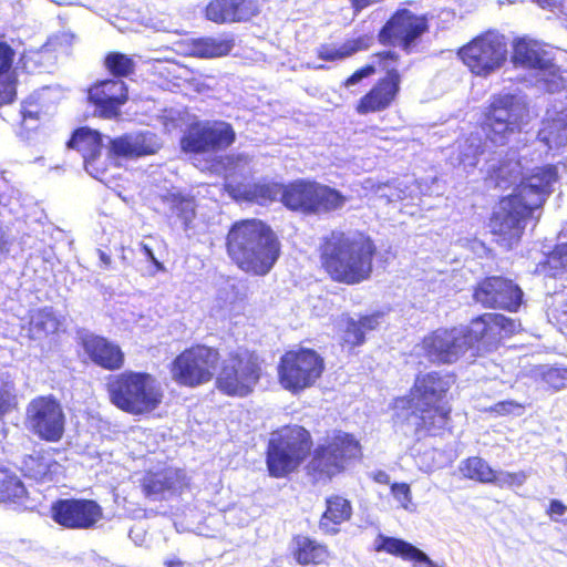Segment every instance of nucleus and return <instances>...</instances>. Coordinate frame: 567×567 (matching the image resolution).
Returning a JSON list of instances; mask_svg holds the SVG:
<instances>
[{
	"instance_id": "f257e3e1",
	"label": "nucleus",
	"mask_w": 567,
	"mask_h": 567,
	"mask_svg": "<svg viewBox=\"0 0 567 567\" xmlns=\"http://www.w3.org/2000/svg\"><path fill=\"white\" fill-rule=\"evenodd\" d=\"M313 445L309 430L299 424H286L274 430L265 456L270 477L284 478L296 472L309 456L305 470L313 484L329 483L363 458L360 440L350 432L334 430Z\"/></svg>"
},
{
	"instance_id": "f03ea898",
	"label": "nucleus",
	"mask_w": 567,
	"mask_h": 567,
	"mask_svg": "<svg viewBox=\"0 0 567 567\" xmlns=\"http://www.w3.org/2000/svg\"><path fill=\"white\" fill-rule=\"evenodd\" d=\"M557 177L554 165L535 167L520 178L511 194L498 199L487 224L498 247L507 251L514 249L522 243L528 221L534 219V226L538 224L540 214L535 216V213L544 207Z\"/></svg>"
},
{
	"instance_id": "7ed1b4c3",
	"label": "nucleus",
	"mask_w": 567,
	"mask_h": 567,
	"mask_svg": "<svg viewBox=\"0 0 567 567\" xmlns=\"http://www.w3.org/2000/svg\"><path fill=\"white\" fill-rule=\"evenodd\" d=\"M453 373L432 370L415 374L409 392L392 400L393 421L412 425L415 434L441 436L452 430L453 409L447 402Z\"/></svg>"
},
{
	"instance_id": "20e7f679",
	"label": "nucleus",
	"mask_w": 567,
	"mask_h": 567,
	"mask_svg": "<svg viewBox=\"0 0 567 567\" xmlns=\"http://www.w3.org/2000/svg\"><path fill=\"white\" fill-rule=\"evenodd\" d=\"M317 254L320 269L332 282L355 286L372 277L379 248L363 230L332 229L320 238Z\"/></svg>"
},
{
	"instance_id": "39448f33",
	"label": "nucleus",
	"mask_w": 567,
	"mask_h": 567,
	"mask_svg": "<svg viewBox=\"0 0 567 567\" xmlns=\"http://www.w3.org/2000/svg\"><path fill=\"white\" fill-rule=\"evenodd\" d=\"M226 252L241 271L266 276L281 255V243L272 228L258 218L234 221L227 231Z\"/></svg>"
},
{
	"instance_id": "423d86ee",
	"label": "nucleus",
	"mask_w": 567,
	"mask_h": 567,
	"mask_svg": "<svg viewBox=\"0 0 567 567\" xmlns=\"http://www.w3.org/2000/svg\"><path fill=\"white\" fill-rule=\"evenodd\" d=\"M105 386L110 402L134 416L154 412L164 399L156 378L146 371H122L112 375Z\"/></svg>"
},
{
	"instance_id": "0eeeda50",
	"label": "nucleus",
	"mask_w": 567,
	"mask_h": 567,
	"mask_svg": "<svg viewBox=\"0 0 567 567\" xmlns=\"http://www.w3.org/2000/svg\"><path fill=\"white\" fill-rule=\"evenodd\" d=\"M265 359L254 349L238 347L227 353L215 374V388L230 398L249 396L264 377Z\"/></svg>"
},
{
	"instance_id": "6e6552de",
	"label": "nucleus",
	"mask_w": 567,
	"mask_h": 567,
	"mask_svg": "<svg viewBox=\"0 0 567 567\" xmlns=\"http://www.w3.org/2000/svg\"><path fill=\"white\" fill-rule=\"evenodd\" d=\"M347 197L338 189L309 179H296L281 186V203L305 215L328 214L341 209Z\"/></svg>"
},
{
	"instance_id": "1a4fd4ad",
	"label": "nucleus",
	"mask_w": 567,
	"mask_h": 567,
	"mask_svg": "<svg viewBox=\"0 0 567 567\" xmlns=\"http://www.w3.org/2000/svg\"><path fill=\"white\" fill-rule=\"evenodd\" d=\"M324 371V358L315 349L303 347L285 351L277 365L279 384L292 394L315 386Z\"/></svg>"
},
{
	"instance_id": "9d476101",
	"label": "nucleus",
	"mask_w": 567,
	"mask_h": 567,
	"mask_svg": "<svg viewBox=\"0 0 567 567\" xmlns=\"http://www.w3.org/2000/svg\"><path fill=\"white\" fill-rule=\"evenodd\" d=\"M219 361L220 352L217 348L193 343L171 361L168 371L178 386L195 389L215 378Z\"/></svg>"
},
{
	"instance_id": "9b49d317",
	"label": "nucleus",
	"mask_w": 567,
	"mask_h": 567,
	"mask_svg": "<svg viewBox=\"0 0 567 567\" xmlns=\"http://www.w3.org/2000/svg\"><path fill=\"white\" fill-rule=\"evenodd\" d=\"M527 111V105L515 94H495L485 107L481 128L492 143L505 145L512 135L522 132Z\"/></svg>"
},
{
	"instance_id": "f8f14e48",
	"label": "nucleus",
	"mask_w": 567,
	"mask_h": 567,
	"mask_svg": "<svg viewBox=\"0 0 567 567\" xmlns=\"http://www.w3.org/2000/svg\"><path fill=\"white\" fill-rule=\"evenodd\" d=\"M235 141L236 132L230 123L195 121L184 131L179 147L186 154H212L227 150Z\"/></svg>"
},
{
	"instance_id": "ddd939ff",
	"label": "nucleus",
	"mask_w": 567,
	"mask_h": 567,
	"mask_svg": "<svg viewBox=\"0 0 567 567\" xmlns=\"http://www.w3.org/2000/svg\"><path fill=\"white\" fill-rule=\"evenodd\" d=\"M457 55L473 74L487 76L505 63L507 44L504 37L487 31L461 47Z\"/></svg>"
},
{
	"instance_id": "4468645a",
	"label": "nucleus",
	"mask_w": 567,
	"mask_h": 567,
	"mask_svg": "<svg viewBox=\"0 0 567 567\" xmlns=\"http://www.w3.org/2000/svg\"><path fill=\"white\" fill-rule=\"evenodd\" d=\"M25 426L39 440L59 442L65 432V413L53 394L33 398L25 410Z\"/></svg>"
},
{
	"instance_id": "2eb2a0df",
	"label": "nucleus",
	"mask_w": 567,
	"mask_h": 567,
	"mask_svg": "<svg viewBox=\"0 0 567 567\" xmlns=\"http://www.w3.org/2000/svg\"><path fill=\"white\" fill-rule=\"evenodd\" d=\"M430 24L426 14H415L411 10L396 9L378 32V41L382 45L399 44L410 52L416 41L426 32Z\"/></svg>"
},
{
	"instance_id": "dca6fc26",
	"label": "nucleus",
	"mask_w": 567,
	"mask_h": 567,
	"mask_svg": "<svg viewBox=\"0 0 567 567\" xmlns=\"http://www.w3.org/2000/svg\"><path fill=\"white\" fill-rule=\"evenodd\" d=\"M462 330L468 350L475 346H482L485 351H492L503 339L515 334L519 330V324L504 315L485 312L473 318Z\"/></svg>"
},
{
	"instance_id": "f3484780",
	"label": "nucleus",
	"mask_w": 567,
	"mask_h": 567,
	"mask_svg": "<svg viewBox=\"0 0 567 567\" xmlns=\"http://www.w3.org/2000/svg\"><path fill=\"white\" fill-rule=\"evenodd\" d=\"M423 355L433 364H453L468 351L462 328L440 327L421 339Z\"/></svg>"
},
{
	"instance_id": "a211bd4d",
	"label": "nucleus",
	"mask_w": 567,
	"mask_h": 567,
	"mask_svg": "<svg viewBox=\"0 0 567 567\" xmlns=\"http://www.w3.org/2000/svg\"><path fill=\"white\" fill-rule=\"evenodd\" d=\"M50 517L66 529H91L102 519L103 508L90 498H59L50 506Z\"/></svg>"
},
{
	"instance_id": "6ab92c4d",
	"label": "nucleus",
	"mask_w": 567,
	"mask_h": 567,
	"mask_svg": "<svg viewBox=\"0 0 567 567\" xmlns=\"http://www.w3.org/2000/svg\"><path fill=\"white\" fill-rule=\"evenodd\" d=\"M473 298L485 308L517 311L523 300L522 289L503 276H486L473 290Z\"/></svg>"
},
{
	"instance_id": "aec40b11",
	"label": "nucleus",
	"mask_w": 567,
	"mask_h": 567,
	"mask_svg": "<svg viewBox=\"0 0 567 567\" xmlns=\"http://www.w3.org/2000/svg\"><path fill=\"white\" fill-rule=\"evenodd\" d=\"M402 75L395 68L386 70L354 104L358 115L384 112L392 107L401 92Z\"/></svg>"
},
{
	"instance_id": "412c9836",
	"label": "nucleus",
	"mask_w": 567,
	"mask_h": 567,
	"mask_svg": "<svg viewBox=\"0 0 567 567\" xmlns=\"http://www.w3.org/2000/svg\"><path fill=\"white\" fill-rule=\"evenodd\" d=\"M54 447L34 449L21 457L18 470L22 477L35 485L53 484L63 473L62 464L55 458Z\"/></svg>"
},
{
	"instance_id": "4be33fe9",
	"label": "nucleus",
	"mask_w": 567,
	"mask_h": 567,
	"mask_svg": "<svg viewBox=\"0 0 567 567\" xmlns=\"http://www.w3.org/2000/svg\"><path fill=\"white\" fill-rule=\"evenodd\" d=\"M127 100V85L121 80H101L87 89V101L102 118H117Z\"/></svg>"
},
{
	"instance_id": "5701e85b",
	"label": "nucleus",
	"mask_w": 567,
	"mask_h": 567,
	"mask_svg": "<svg viewBox=\"0 0 567 567\" xmlns=\"http://www.w3.org/2000/svg\"><path fill=\"white\" fill-rule=\"evenodd\" d=\"M260 12L258 0H209L204 17L216 24H233L250 22Z\"/></svg>"
},
{
	"instance_id": "b1692460",
	"label": "nucleus",
	"mask_w": 567,
	"mask_h": 567,
	"mask_svg": "<svg viewBox=\"0 0 567 567\" xmlns=\"http://www.w3.org/2000/svg\"><path fill=\"white\" fill-rule=\"evenodd\" d=\"M66 148L74 150L83 157L84 167L92 175L103 174L105 168L99 165L103 152V135L89 126L75 128L65 143Z\"/></svg>"
},
{
	"instance_id": "393cba45",
	"label": "nucleus",
	"mask_w": 567,
	"mask_h": 567,
	"mask_svg": "<svg viewBox=\"0 0 567 567\" xmlns=\"http://www.w3.org/2000/svg\"><path fill=\"white\" fill-rule=\"evenodd\" d=\"M80 344L95 365L107 371H117L124 367L123 350L107 338L89 333L81 337Z\"/></svg>"
},
{
	"instance_id": "a878e982",
	"label": "nucleus",
	"mask_w": 567,
	"mask_h": 567,
	"mask_svg": "<svg viewBox=\"0 0 567 567\" xmlns=\"http://www.w3.org/2000/svg\"><path fill=\"white\" fill-rule=\"evenodd\" d=\"M158 150L156 136L151 132L126 133L109 142L111 158H138L154 155Z\"/></svg>"
},
{
	"instance_id": "bb28decb",
	"label": "nucleus",
	"mask_w": 567,
	"mask_h": 567,
	"mask_svg": "<svg viewBox=\"0 0 567 567\" xmlns=\"http://www.w3.org/2000/svg\"><path fill=\"white\" fill-rule=\"evenodd\" d=\"M512 62L515 66L525 70H535L551 73L555 64L543 45L527 37L517 38L513 42Z\"/></svg>"
},
{
	"instance_id": "cd10ccee",
	"label": "nucleus",
	"mask_w": 567,
	"mask_h": 567,
	"mask_svg": "<svg viewBox=\"0 0 567 567\" xmlns=\"http://www.w3.org/2000/svg\"><path fill=\"white\" fill-rule=\"evenodd\" d=\"M290 556L302 567L328 565L332 559L329 546L308 535L298 534L291 538Z\"/></svg>"
},
{
	"instance_id": "c85d7f7f",
	"label": "nucleus",
	"mask_w": 567,
	"mask_h": 567,
	"mask_svg": "<svg viewBox=\"0 0 567 567\" xmlns=\"http://www.w3.org/2000/svg\"><path fill=\"white\" fill-rule=\"evenodd\" d=\"M382 317V311L361 315L358 319L348 317L344 320V329L340 342L341 347L352 352L355 348L364 344L367 341L365 333L377 330Z\"/></svg>"
},
{
	"instance_id": "c756f323",
	"label": "nucleus",
	"mask_w": 567,
	"mask_h": 567,
	"mask_svg": "<svg viewBox=\"0 0 567 567\" xmlns=\"http://www.w3.org/2000/svg\"><path fill=\"white\" fill-rule=\"evenodd\" d=\"M324 503L326 508L319 518V528L324 535L333 536L340 532L342 524L351 519L352 504L339 494L328 496Z\"/></svg>"
},
{
	"instance_id": "7c9ffc66",
	"label": "nucleus",
	"mask_w": 567,
	"mask_h": 567,
	"mask_svg": "<svg viewBox=\"0 0 567 567\" xmlns=\"http://www.w3.org/2000/svg\"><path fill=\"white\" fill-rule=\"evenodd\" d=\"M187 486V476L181 468H165L161 472L151 473L142 483V489L146 496L161 495L166 492H182Z\"/></svg>"
},
{
	"instance_id": "2f4dec72",
	"label": "nucleus",
	"mask_w": 567,
	"mask_h": 567,
	"mask_svg": "<svg viewBox=\"0 0 567 567\" xmlns=\"http://www.w3.org/2000/svg\"><path fill=\"white\" fill-rule=\"evenodd\" d=\"M62 321L49 308H39L32 311L25 326L27 337L32 341H42L61 331Z\"/></svg>"
},
{
	"instance_id": "473e14b6",
	"label": "nucleus",
	"mask_w": 567,
	"mask_h": 567,
	"mask_svg": "<svg viewBox=\"0 0 567 567\" xmlns=\"http://www.w3.org/2000/svg\"><path fill=\"white\" fill-rule=\"evenodd\" d=\"M188 47L192 56L215 59L228 55L235 47V40L233 37H200L192 39Z\"/></svg>"
},
{
	"instance_id": "72a5a7b5",
	"label": "nucleus",
	"mask_w": 567,
	"mask_h": 567,
	"mask_svg": "<svg viewBox=\"0 0 567 567\" xmlns=\"http://www.w3.org/2000/svg\"><path fill=\"white\" fill-rule=\"evenodd\" d=\"M373 45L371 34H361L354 39H349L337 49L328 44H322L317 50V58L326 62H336L348 59L358 52L367 51Z\"/></svg>"
},
{
	"instance_id": "f704fd0d",
	"label": "nucleus",
	"mask_w": 567,
	"mask_h": 567,
	"mask_svg": "<svg viewBox=\"0 0 567 567\" xmlns=\"http://www.w3.org/2000/svg\"><path fill=\"white\" fill-rule=\"evenodd\" d=\"M28 496L29 492L17 473L0 464V504H22Z\"/></svg>"
},
{
	"instance_id": "c9c22d12",
	"label": "nucleus",
	"mask_w": 567,
	"mask_h": 567,
	"mask_svg": "<svg viewBox=\"0 0 567 567\" xmlns=\"http://www.w3.org/2000/svg\"><path fill=\"white\" fill-rule=\"evenodd\" d=\"M523 173L522 162L518 157H503L488 171V178L496 187L507 188L514 184Z\"/></svg>"
},
{
	"instance_id": "e433bc0d",
	"label": "nucleus",
	"mask_w": 567,
	"mask_h": 567,
	"mask_svg": "<svg viewBox=\"0 0 567 567\" xmlns=\"http://www.w3.org/2000/svg\"><path fill=\"white\" fill-rule=\"evenodd\" d=\"M103 66L113 76L112 80L122 81L134 75L136 71L133 58L118 51L107 52L103 59Z\"/></svg>"
},
{
	"instance_id": "4c0bfd02",
	"label": "nucleus",
	"mask_w": 567,
	"mask_h": 567,
	"mask_svg": "<svg viewBox=\"0 0 567 567\" xmlns=\"http://www.w3.org/2000/svg\"><path fill=\"white\" fill-rule=\"evenodd\" d=\"M460 471L465 478L476 481L480 483H496L497 472L494 471L486 461L478 456H471L465 458Z\"/></svg>"
},
{
	"instance_id": "58836bf2",
	"label": "nucleus",
	"mask_w": 567,
	"mask_h": 567,
	"mask_svg": "<svg viewBox=\"0 0 567 567\" xmlns=\"http://www.w3.org/2000/svg\"><path fill=\"white\" fill-rule=\"evenodd\" d=\"M172 213L181 220L184 229H188L196 217V205L192 197L173 194L168 197Z\"/></svg>"
},
{
	"instance_id": "ea45409f",
	"label": "nucleus",
	"mask_w": 567,
	"mask_h": 567,
	"mask_svg": "<svg viewBox=\"0 0 567 567\" xmlns=\"http://www.w3.org/2000/svg\"><path fill=\"white\" fill-rule=\"evenodd\" d=\"M546 276L556 278L567 270V246H555L539 264Z\"/></svg>"
},
{
	"instance_id": "a19ab883",
	"label": "nucleus",
	"mask_w": 567,
	"mask_h": 567,
	"mask_svg": "<svg viewBox=\"0 0 567 567\" xmlns=\"http://www.w3.org/2000/svg\"><path fill=\"white\" fill-rule=\"evenodd\" d=\"M284 184H255L248 192L249 198L258 204L274 202L278 195L281 196Z\"/></svg>"
},
{
	"instance_id": "79ce46f5",
	"label": "nucleus",
	"mask_w": 567,
	"mask_h": 567,
	"mask_svg": "<svg viewBox=\"0 0 567 567\" xmlns=\"http://www.w3.org/2000/svg\"><path fill=\"white\" fill-rule=\"evenodd\" d=\"M525 405L514 400L498 401L485 409L493 416H507L511 414H522Z\"/></svg>"
},
{
	"instance_id": "37998d69",
	"label": "nucleus",
	"mask_w": 567,
	"mask_h": 567,
	"mask_svg": "<svg viewBox=\"0 0 567 567\" xmlns=\"http://www.w3.org/2000/svg\"><path fill=\"white\" fill-rule=\"evenodd\" d=\"M390 491L392 496L404 507L406 508L408 505L411 503L412 494H411V487L408 483H392L390 485Z\"/></svg>"
},
{
	"instance_id": "c03bdc74",
	"label": "nucleus",
	"mask_w": 567,
	"mask_h": 567,
	"mask_svg": "<svg viewBox=\"0 0 567 567\" xmlns=\"http://www.w3.org/2000/svg\"><path fill=\"white\" fill-rule=\"evenodd\" d=\"M377 69L373 64L368 63L363 66L357 69L352 74L346 78L342 82L343 87H350L357 83H359L362 79L369 78L375 74Z\"/></svg>"
},
{
	"instance_id": "a18cd8bd",
	"label": "nucleus",
	"mask_w": 567,
	"mask_h": 567,
	"mask_svg": "<svg viewBox=\"0 0 567 567\" xmlns=\"http://www.w3.org/2000/svg\"><path fill=\"white\" fill-rule=\"evenodd\" d=\"M526 478V475L524 472H506L497 474V482L495 484H498L499 486L508 485V486H519L524 483Z\"/></svg>"
},
{
	"instance_id": "49530a36",
	"label": "nucleus",
	"mask_w": 567,
	"mask_h": 567,
	"mask_svg": "<svg viewBox=\"0 0 567 567\" xmlns=\"http://www.w3.org/2000/svg\"><path fill=\"white\" fill-rule=\"evenodd\" d=\"M17 405L16 396L7 389L0 386V419Z\"/></svg>"
},
{
	"instance_id": "de8ad7c7",
	"label": "nucleus",
	"mask_w": 567,
	"mask_h": 567,
	"mask_svg": "<svg viewBox=\"0 0 567 567\" xmlns=\"http://www.w3.org/2000/svg\"><path fill=\"white\" fill-rule=\"evenodd\" d=\"M14 51L6 42H0V74L7 72L13 62Z\"/></svg>"
},
{
	"instance_id": "09e8293b",
	"label": "nucleus",
	"mask_w": 567,
	"mask_h": 567,
	"mask_svg": "<svg viewBox=\"0 0 567 567\" xmlns=\"http://www.w3.org/2000/svg\"><path fill=\"white\" fill-rule=\"evenodd\" d=\"M567 512V506L559 499H551L546 509V514L550 518H556L565 515Z\"/></svg>"
},
{
	"instance_id": "8fccbe9b",
	"label": "nucleus",
	"mask_w": 567,
	"mask_h": 567,
	"mask_svg": "<svg viewBox=\"0 0 567 567\" xmlns=\"http://www.w3.org/2000/svg\"><path fill=\"white\" fill-rule=\"evenodd\" d=\"M140 248H141L142 252L144 254V256L146 257V259L153 264L154 270L156 272L164 271L165 268H164L163 264L157 260L152 248L148 247V245L141 243Z\"/></svg>"
},
{
	"instance_id": "3c124183",
	"label": "nucleus",
	"mask_w": 567,
	"mask_h": 567,
	"mask_svg": "<svg viewBox=\"0 0 567 567\" xmlns=\"http://www.w3.org/2000/svg\"><path fill=\"white\" fill-rule=\"evenodd\" d=\"M380 0H350L351 8L353 10V13H359L363 9L370 7L373 3L379 2Z\"/></svg>"
},
{
	"instance_id": "603ef678",
	"label": "nucleus",
	"mask_w": 567,
	"mask_h": 567,
	"mask_svg": "<svg viewBox=\"0 0 567 567\" xmlns=\"http://www.w3.org/2000/svg\"><path fill=\"white\" fill-rule=\"evenodd\" d=\"M374 56L378 58L380 61L389 60L392 62H396L400 58L396 52L391 51V50L379 51V52L374 53Z\"/></svg>"
},
{
	"instance_id": "864d4df0",
	"label": "nucleus",
	"mask_w": 567,
	"mask_h": 567,
	"mask_svg": "<svg viewBox=\"0 0 567 567\" xmlns=\"http://www.w3.org/2000/svg\"><path fill=\"white\" fill-rule=\"evenodd\" d=\"M539 7L544 9H554L561 6L563 0H534Z\"/></svg>"
},
{
	"instance_id": "5fc2aeb1",
	"label": "nucleus",
	"mask_w": 567,
	"mask_h": 567,
	"mask_svg": "<svg viewBox=\"0 0 567 567\" xmlns=\"http://www.w3.org/2000/svg\"><path fill=\"white\" fill-rule=\"evenodd\" d=\"M9 252V241L7 239L6 233L0 226V256L7 255Z\"/></svg>"
},
{
	"instance_id": "6e6d98bb",
	"label": "nucleus",
	"mask_w": 567,
	"mask_h": 567,
	"mask_svg": "<svg viewBox=\"0 0 567 567\" xmlns=\"http://www.w3.org/2000/svg\"><path fill=\"white\" fill-rule=\"evenodd\" d=\"M29 120H32V121L39 120L38 112H33V111H29V110H23L22 111V121H21V123L25 124Z\"/></svg>"
},
{
	"instance_id": "4d7b16f0",
	"label": "nucleus",
	"mask_w": 567,
	"mask_h": 567,
	"mask_svg": "<svg viewBox=\"0 0 567 567\" xmlns=\"http://www.w3.org/2000/svg\"><path fill=\"white\" fill-rule=\"evenodd\" d=\"M166 567H185V563L178 558L169 559L165 561Z\"/></svg>"
},
{
	"instance_id": "13d9d810",
	"label": "nucleus",
	"mask_w": 567,
	"mask_h": 567,
	"mask_svg": "<svg viewBox=\"0 0 567 567\" xmlns=\"http://www.w3.org/2000/svg\"><path fill=\"white\" fill-rule=\"evenodd\" d=\"M375 480L379 482V483H383V484H388L389 483V475L383 473V472H380Z\"/></svg>"
}]
</instances>
